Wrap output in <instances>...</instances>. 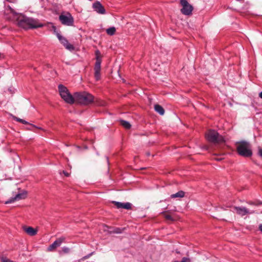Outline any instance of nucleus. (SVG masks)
Returning <instances> with one entry per match:
<instances>
[{
	"label": "nucleus",
	"instance_id": "14",
	"mask_svg": "<svg viewBox=\"0 0 262 262\" xmlns=\"http://www.w3.org/2000/svg\"><path fill=\"white\" fill-rule=\"evenodd\" d=\"M113 203L115 204L117 208H124L127 210H129L132 208V204L128 202L124 203L114 201Z\"/></svg>",
	"mask_w": 262,
	"mask_h": 262
},
{
	"label": "nucleus",
	"instance_id": "32",
	"mask_svg": "<svg viewBox=\"0 0 262 262\" xmlns=\"http://www.w3.org/2000/svg\"><path fill=\"white\" fill-rule=\"evenodd\" d=\"M204 149H206V150H207L208 149V147L207 146H205L204 147H203Z\"/></svg>",
	"mask_w": 262,
	"mask_h": 262
},
{
	"label": "nucleus",
	"instance_id": "26",
	"mask_svg": "<svg viewBox=\"0 0 262 262\" xmlns=\"http://www.w3.org/2000/svg\"><path fill=\"white\" fill-rule=\"evenodd\" d=\"M62 251L64 252V253H68L69 251H70V249L68 247H63L62 248Z\"/></svg>",
	"mask_w": 262,
	"mask_h": 262
},
{
	"label": "nucleus",
	"instance_id": "34",
	"mask_svg": "<svg viewBox=\"0 0 262 262\" xmlns=\"http://www.w3.org/2000/svg\"><path fill=\"white\" fill-rule=\"evenodd\" d=\"M146 155L148 156H149V155H150V154H149V152H147V153H146Z\"/></svg>",
	"mask_w": 262,
	"mask_h": 262
},
{
	"label": "nucleus",
	"instance_id": "1",
	"mask_svg": "<svg viewBox=\"0 0 262 262\" xmlns=\"http://www.w3.org/2000/svg\"><path fill=\"white\" fill-rule=\"evenodd\" d=\"M18 24L19 27L25 29H35L43 26V25L40 23L38 19L29 17H24L19 20Z\"/></svg>",
	"mask_w": 262,
	"mask_h": 262
},
{
	"label": "nucleus",
	"instance_id": "23",
	"mask_svg": "<svg viewBox=\"0 0 262 262\" xmlns=\"http://www.w3.org/2000/svg\"><path fill=\"white\" fill-rule=\"evenodd\" d=\"M6 11L10 12L13 15L16 14V13L14 12V11L10 7H8V8H7Z\"/></svg>",
	"mask_w": 262,
	"mask_h": 262
},
{
	"label": "nucleus",
	"instance_id": "7",
	"mask_svg": "<svg viewBox=\"0 0 262 262\" xmlns=\"http://www.w3.org/2000/svg\"><path fill=\"white\" fill-rule=\"evenodd\" d=\"M59 18L62 24L67 26H72L74 22L73 18L70 13L67 15L61 14L59 16Z\"/></svg>",
	"mask_w": 262,
	"mask_h": 262
},
{
	"label": "nucleus",
	"instance_id": "3",
	"mask_svg": "<svg viewBox=\"0 0 262 262\" xmlns=\"http://www.w3.org/2000/svg\"><path fill=\"white\" fill-rule=\"evenodd\" d=\"M94 98L91 94L86 92H76L74 93V102L88 105L93 102Z\"/></svg>",
	"mask_w": 262,
	"mask_h": 262
},
{
	"label": "nucleus",
	"instance_id": "29",
	"mask_svg": "<svg viewBox=\"0 0 262 262\" xmlns=\"http://www.w3.org/2000/svg\"><path fill=\"white\" fill-rule=\"evenodd\" d=\"M185 192L183 191H181V198H183L184 196Z\"/></svg>",
	"mask_w": 262,
	"mask_h": 262
},
{
	"label": "nucleus",
	"instance_id": "31",
	"mask_svg": "<svg viewBox=\"0 0 262 262\" xmlns=\"http://www.w3.org/2000/svg\"><path fill=\"white\" fill-rule=\"evenodd\" d=\"M259 97L262 99V91L259 93Z\"/></svg>",
	"mask_w": 262,
	"mask_h": 262
},
{
	"label": "nucleus",
	"instance_id": "16",
	"mask_svg": "<svg viewBox=\"0 0 262 262\" xmlns=\"http://www.w3.org/2000/svg\"><path fill=\"white\" fill-rule=\"evenodd\" d=\"M154 108L156 112L158 113L160 115H163L164 114L165 111L163 107L161 105L159 104H156Z\"/></svg>",
	"mask_w": 262,
	"mask_h": 262
},
{
	"label": "nucleus",
	"instance_id": "27",
	"mask_svg": "<svg viewBox=\"0 0 262 262\" xmlns=\"http://www.w3.org/2000/svg\"><path fill=\"white\" fill-rule=\"evenodd\" d=\"M2 262H13V261L7 258H3L2 259Z\"/></svg>",
	"mask_w": 262,
	"mask_h": 262
},
{
	"label": "nucleus",
	"instance_id": "11",
	"mask_svg": "<svg viewBox=\"0 0 262 262\" xmlns=\"http://www.w3.org/2000/svg\"><path fill=\"white\" fill-rule=\"evenodd\" d=\"M101 63V61L98 60V61H96L95 64V78L96 80H98L100 79Z\"/></svg>",
	"mask_w": 262,
	"mask_h": 262
},
{
	"label": "nucleus",
	"instance_id": "9",
	"mask_svg": "<svg viewBox=\"0 0 262 262\" xmlns=\"http://www.w3.org/2000/svg\"><path fill=\"white\" fill-rule=\"evenodd\" d=\"M56 35L61 43H62L67 50L69 51H73L74 50V47L70 44L65 37L61 36L58 33H57Z\"/></svg>",
	"mask_w": 262,
	"mask_h": 262
},
{
	"label": "nucleus",
	"instance_id": "6",
	"mask_svg": "<svg viewBox=\"0 0 262 262\" xmlns=\"http://www.w3.org/2000/svg\"><path fill=\"white\" fill-rule=\"evenodd\" d=\"M193 7L187 0H181V13L187 16L192 14Z\"/></svg>",
	"mask_w": 262,
	"mask_h": 262
},
{
	"label": "nucleus",
	"instance_id": "30",
	"mask_svg": "<svg viewBox=\"0 0 262 262\" xmlns=\"http://www.w3.org/2000/svg\"><path fill=\"white\" fill-rule=\"evenodd\" d=\"M259 229L262 232V224L259 225Z\"/></svg>",
	"mask_w": 262,
	"mask_h": 262
},
{
	"label": "nucleus",
	"instance_id": "8",
	"mask_svg": "<svg viewBox=\"0 0 262 262\" xmlns=\"http://www.w3.org/2000/svg\"><path fill=\"white\" fill-rule=\"evenodd\" d=\"M27 192L25 190H23L20 193L16 194L14 197L11 198L7 201L6 204H10L14 202L15 201H19L20 200L25 199L27 198Z\"/></svg>",
	"mask_w": 262,
	"mask_h": 262
},
{
	"label": "nucleus",
	"instance_id": "21",
	"mask_svg": "<svg viewBox=\"0 0 262 262\" xmlns=\"http://www.w3.org/2000/svg\"><path fill=\"white\" fill-rule=\"evenodd\" d=\"M165 218L166 220L170 221H173L175 220L174 216L170 214H166Z\"/></svg>",
	"mask_w": 262,
	"mask_h": 262
},
{
	"label": "nucleus",
	"instance_id": "12",
	"mask_svg": "<svg viewBox=\"0 0 262 262\" xmlns=\"http://www.w3.org/2000/svg\"><path fill=\"white\" fill-rule=\"evenodd\" d=\"M233 208L236 211V213L242 216L253 213V212H249V210L245 207L234 206Z\"/></svg>",
	"mask_w": 262,
	"mask_h": 262
},
{
	"label": "nucleus",
	"instance_id": "17",
	"mask_svg": "<svg viewBox=\"0 0 262 262\" xmlns=\"http://www.w3.org/2000/svg\"><path fill=\"white\" fill-rule=\"evenodd\" d=\"M12 118L14 120H16V121L17 122H20V123H22L24 124H30V125H31L33 127H35V125L32 124H30L29 122H28L27 121L23 120V119H21L20 118H19L16 116H12Z\"/></svg>",
	"mask_w": 262,
	"mask_h": 262
},
{
	"label": "nucleus",
	"instance_id": "25",
	"mask_svg": "<svg viewBox=\"0 0 262 262\" xmlns=\"http://www.w3.org/2000/svg\"><path fill=\"white\" fill-rule=\"evenodd\" d=\"M180 191H178L175 194H172L171 195V197L172 198H176V197H180Z\"/></svg>",
	"mask_w": 262,
	"mask_h": 262
},
{
	"label": "nucleus",
	"instance_id": "15",
	"mask_svg": "<svg viewBox=\"0 0 262 262\" xmlns=\"http://www.w3.org/2000/svg\"><path fill=\"white\" fill-rule=\"evenodd\" d=\"M25 231L30 236H34L37 234V230L32 227H28L24 228Z\"/></svg>",
	"mask_w": 262,
	"mask_h": 262
},
{
	"label": "nucleus",
	"instance_id": "19",
	"mask_svg": "<svg viewBox=\"0 0 262 262\" xmlns=\"http://www.w3.org/2000/svg\"><path fill=\"white\" fill-rule=\"evenodd\" d=\"M115 32H116V29L114 27L109 28L106 30V33H107V34L110 35H114L115 34Z\"/></svg>",
	"mask_w": 262,
	"mask_h": 262
},
{
	"label": "nucleus",
	"instance_id": "28",
	"mask_svg": "<svg viewBox=\"0 0 262 262\" xmlns=\"http://www.w3.org/2000/svg\"><path fill=\"white\" fill-rule=\"evenodd\" d=\"M258 154L262 158V149L261 148L258 149Z\"/></svg>",
	"mask_w": 262,
	"mask_h": 262
},
{
	"label": "nucleus",
	"instance_id": "5",
	"mask_svg": "<svg viewBox=\"0 0 262 262\" xmlns=\"http://www.w3.org/2000/svg\"><path fill=\"white\" fill-rule=\"evenodd\" d=\"M58 90L61 97L66 102L70 104L74 103V95L72 96L66 86L60 84Z\"/></svg>",
	"mask_w": 262,
	"mask_h": 262
},
{
	"label": "nucleus",
	"instance_id": "24",
	"mask_svg": "<svg viewBox=\"0 0 262 262\" xmlns=\"http://www.w3.org/2000/svg\"><path fill=\"white\" fill-rule=\"evenodd\" d=\"M181 262H191V260L190 258L187 257H183L181 259Z\"/></svg>",
	"mask_w": 262,
	"mask_h": 262
},
{
	"label": "nucleus",
	"instance_id": "13",
	"mask_svg": "<svg viewBox=\"0 0 262 262\" xmlns=\"http://www.w3.org/2000/svg\"><path fill=\"white\" fill-rule=\"evenodd\" d=\"M94 10L100 14H105V10L99 2H96L93 4Z\"/></svg>",
	"mask_w": 262,
	"mask_h": 262
},
{
	"label": "nucleus",
	"instance_id": "10",
	"mask_svg": "<svg viewBox=\"0 0 262 262\" xmlns=\"http://www.w3.org/2000/svg\"><path fill=\"white\" fill-rule=\"evenodd\" d=\"M65 237H61L56 239L52 244L50 245L48 248V251H52L55 250L58 247H59L60 245L64 241Z\"/></svg>",
	"mask_w": 262,
	"mask_h": 262
},
{
	"label": "nucleus",
	"instance_id": "22",
	"mask_svg": "<svg viewBox=\"0 0 262 262\" xmlns=\"http://www.w3.org/2000/svg\"><path fill=\"white\" fill-rule=\"evenodd\" d=\"M111 232L115 233H121V230L120 228H117L114 229L113 231H111Z\"/></svg>",
	"mask_w": 262,
	"mask_h": 262
},
{
	"label": "nucleus",
	"instance_id": "4",
	"mask_svg": "<svg viewBox=\"0 0 262 262\" xmlns=\"http://www.w3.org/2000/svg\"><path fill=\"white\" fill-rule=\"evenodd\" d=\"M206 138L209 142L213 143L219 144L225 142L224 137L213 129H210L206 133Z\"/></svg>",
	"mask_w": 262,
	"mask_h": 262
},
{
	"label": "nucleus",
	"instance_id": "33",
	"mask_svg": "<svg viewBox=\"0 0 262 262\" xmlns=\"http://www.w3.org/2000/svg\"><path fill=\"white\" fill-rule=\"evenodd\" d=\"M63 173H64V174H65L67 177H68V176H69V174H68V173L65 172L64 171H63Z\"/></svg>",
	"mask_w": 262,
	"mask_h": 262
},
{
	"label": "nucleus",
	"instance_id": "20",
	"mask_svg": "<svg viewBox=\"0 0 262 262\" xmlns=\"http://www.w3.org/2000/svg\"><path fill=\"white\" fill-rule=\"evenodd\" d=\"M95 55H96V61H98V60L101 61V53L99 50L96 51Z\"/></svg>",
	"mask_w": 262,
	"mask_h": 262
},
{
	"label": "nucleus",
	"instance_id": "2",
	"mask_svg": "<svg viewBox=\"0 0 262 262\" xmlns=\"http://www.w3.org/2000/svg\"><path fill=\"white\" fill-rule=\"evenodd\" d=\"M237 153L244 157H250L252 155L250 144L247 141H242L236 143Z\"/></svg>",
	"mask_w": 262,
	"mask_h": 262
},
{
	"label": "nucleus",
	"instance_id": "18",
	"mask_svg": "<svg viewBox=\"0 0 262 262\" xmlns=\"http://www.w3.org/2000/svg\"><path fill=\"white\" fill-rule=\"evenodd\" d=\"M121 124L125 128L129 129L131 127V125L127 121L121 120L120 121Z\"/></svg>",
	"mask_w": 262,
	"mask_h": 262
}]
</instances>
